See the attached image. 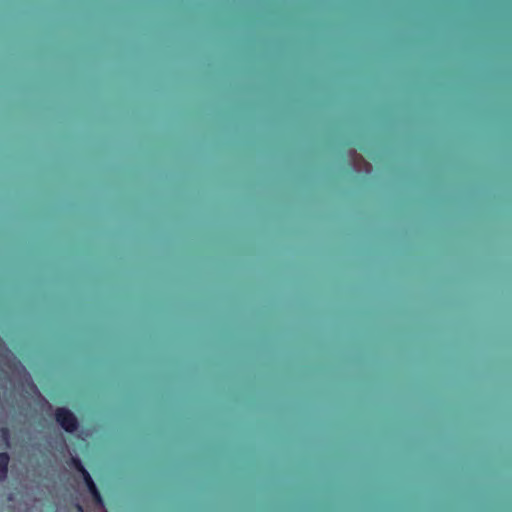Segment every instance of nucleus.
Segmentation results:
<instances>
[{
    "mask_svg": "<svg viewBox=\"0 0 512 512\" xmlns=\"http://www.w3.org/2000/svg\"><path fill=\"white\" fill-rule=\"evenodd\" d=\"M2 432H3V437H4V439L8 442V440H9V434H8V431H7L6 429H4Z\"/></svg>",
    "mask_w": 512,
    "mask_h": 512,
    "instance_id": "obj_5",
    "label": "nucleus"
},
{
    "mask_svg": "<svg viewBox=\"0 0 512 512\" xmlns=\"http://www.w3.org/2000/svg\"><path fill=\"white\" fill-rule=\"evenodd\" d=\"M351 163L353 168L358 172H366L369 173L371 171V165L366 162L360 155L356 152H351Z\"/></svg>",
    "mask_w": 512,
    "mask_h": 512,
    "instance_id": "obj_3",
    "label": "nucleus"
},
{
    "mask_svg": "<svg viewBox=\"0 0 512 512\" xmlns=\"http://www.w3.org/2000/svg\"><path fill=\"white\" fill-rule=\"evenodd\" d=\"M57 423L67 432L73 433L78 428L76 416L67 408H58L55 412Z\"/></svg>",
    "mask_w": 512,
    "mask_h": 512,
    "instance_id": "obj_2",
    "label": "nucleus"
},
{
    "mask_svg": "<svg viewBox=\"0 0 512 512\" xmlns=\"http://www.w3.org/2000/svg\"><path fill=\"white\" fill-rule=\"evenodd\" d=\"M73 463H74L75 468L82 474L84 482L86 483L89 492L93 496L99 511L106 512V510L104 508V503H103L102 497H101L92 477L90 476L89 472L85 469V467L82 465V463L79 459L74 458Z\"/></svg>",
    "mask_w": 512,
    "mask_h": 512,
    "instance_id": "obj_1",
    "label": "nucleus"
},
{
    "mask_svg": "<svg viewBox=\"0 0 512 512\" xmlns=\"http://www.w3.org/2000/svg\"><path fill=\"white\" fill-rule=\"evenodd\" d=\"M77 509L79 512H84L83 508L80 505H77Z\"/></svg>",
    "mask_w": 512,
    "mask_h": 512,
    "instance_id": "obj_6",
    "label": "nucleus"
},
{
    "mask_svg": "<svg viewBox=\"0 0 512 512\" xmlns=\"http://www.w3.org/2000/svg\"><path fill=\"white\" fill-rule=\"evenodd\" d=\"M10 457L6 452L0 453V482L7 477Z\"/></svg>",
    "mask_w": 512,
    "mask_h": 512,
    "instance_id": "obj_4",
    "label": "nucleus"
}]
</instances>
